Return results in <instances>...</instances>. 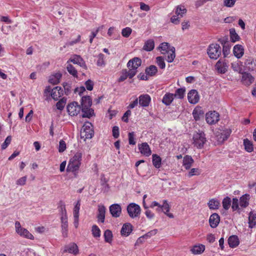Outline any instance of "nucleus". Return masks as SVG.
I'll return each instance as SVG.
<instances>
[{
  "label": "nucleus",
  "mask_w": 256,
  "mask_h": 256,
  "mask_svg": "<svg viewBox=\"0 0 256 256\" xmlns=\"http://www.w3.org/2000/svg\"><path fill=\"white\" fill-rule=\"evenodd\" d=\"M82 157V153L76 152L69 160L66 168L67 172H74L78 170L81 164Z\"/></svg>",
  "instance_id": "f257e3e1"
},
{
  "label": "nucleus",
  "mask_w": 256,
  "mask_h": 256,
  "mask_svg": "<svg viewBox=\"0 0 256 256\" xmlns=\"http://www.w3.org/2000/svg\"><path fill=\"white\" fill-rule=\"evenodd\" d=\"M206 142L204 133L200 132L194 134L193 136V144L198 148H202Z\"/></svg>",
  "instance_id": "f03ea898"
},
{
  "label": "nucleus",
  "mask_w": 256,
  "mask_h": 256,
  "mask_svg": "<svg viewBox=\"0 0 256 256\" xmlns=\"http://www.w3.org/2000/svg\"><path fill=\"white\" fill-rule=\"evenodd\" d=\"M94 132L92 128V125L90 122H86L81 130V138L86 139H90L92 138Z\"/></svg>",
  "instance_id": "7ed1b4c3"
},
{
  "label": "nucleus",
  "mask_w": 256,
  "mask_h": 256,
  "mask_svg": "<svg viewBox=\"0 0 256 256\" xmlns=\"http://www.w3.org/2000/svg\"><path fill=\"white\" fill-rule=\"evenodd\" d=\"M221 52V48L218 44H211L208 48V54L211 59L216 60L220 56Z\"/></svg>",
  "instance_id": "20e7f679"
},
{
  "label": "nucleus",
  "mask_w": 256,
  "mask_h": 256,
  "mask_svg": "<svg viewBox=\"0 0 256 256\" xmlns=\"http://www.w3.org/2000/svg\"><path fill=\"white\" fill-rule=\"evenodd\" d=\"M127 212L131 218H134L140 215L141 208L139 205L135 203H130L127 206Z\"/></svg>",
  "instance_id": "39448f33"
},
{
  "label": "nucleus",
  "mask_w": 256,
  "mask_h": 256,
  "mask_svg": "<svg viewBox=\"0 0 256 256\" xmlns=\"http://www.w3.org/2000/svg\"><path fill=\"white\" fill-rule=\"evenodd\" d=\"M170 206L169 205L167 200H164L162 204H160V207H158L156 210L158 212H163L170 218H174V216L170 212Z\"/></svg>",
  "instance_id": "423d86ee"
},
{
  "label": "nucleus",
  "mask_w": 256,
  "mask_h": 256,
  "mask_svg": "<svg viewBox=\"0 0 256 256\" xmlns=\"http://www.w3.org/2000/svg\"><path fill=\"white\" fill-rule=\"evenodd\" d=\"M67 112L71 116H76L81 110V106L76 102L69 104L66 107Z\"/></svg>",
  "instance_id": "0eeeda50"
},
{
  "label": "nucleus",
  "mask_w": 256,
  "mask_h": 256,
  "mask_svg": "<svg viewBox=\"0 0 256 256\" xmlns=\"http://www.w3.org/2000/svg\"><path fill=\"white\" fill-rule=\"evenodd\" d=\"M206 120L209 124H216L220 120V115L216 111L208 112L206 115Z\"/></svg>",
  "instance_id": "6e6552de"
},
{
  "label": "nucleus",
  "mask_w": 256,
  "mask_h": 256,
  "mask_svg": "<svg viewBox=\"0 0 256 256\" xmlns=\"http://www.w3.org/2000/svg\"><path fill=\"white\" fill-rule=\"evenodd\" d=\"M215 68L218 73L223 74L228 71V66L224 60H220L216 62Z\"/></svg>",
  "instance_id": "1a4fd4ad"
},
{
  "label": "nucleus",
  "mask_w": 256,
  "mask_h": 256,
  "mask_svg": "<svg viewBox=\"0 0 256 256\" xmlns=\"http://www.w3.org/2000/svg\"><path fill=\"white\" fill-rule=\"evenodd\" d=\"M17 233L20 236L30 239L34 240V236L26 229L21 227L20 223L17 222Z\"/></svg>",
  "instance_id": "9d476101"
},
{
  "label": "nucleus",
  "mask_w": 256,
  "mask_h": 256,
  "mask_svg": "<svg viewBox=\"0 0 256 256\" xmlns=\"http://www.w3.org/2000/svg\"><path fill=\"white\" fill-rule=\"evenodd\" d=\"M69 62H72L74 64L79 65L80 67L84 68V69L87 68V66L85 62L82 58L79 55H74L68 60Z\"/></svg>",
  "instance_id": "9b49d317"
},
{
  "label": "nucleus",
  "mask_w": 256,
  "mask_h": 256,
  "mask_svg": "<svg viewBox=\"0 0 256 256\" xmlns=\"http://www.w3.org/2000/svg\"><path fill=\"white\" fill-rule=\"evenodd\" d=\"M110 212L114 218H118L122 213L121 206L117 204H112L110 206Z\"/></svg>",
  "instance_id": "f8f14e48"
},
{
  "label": "nucleus",
  "mask_w": 256,
  "mask_h": 256,
  "mask_svg": "<svg viewBox=\"0 0 256 256\" xmlns=\"http://www.w3.org/2000/svg\"><path fill=\"white\" fill-rule=\"evenodd\" d=\"M188 98L190 104L198 103L200 99L198 92L196 90H190L188 94Z\"/></svg>",
  "instance_id": "ddd939ff"
},
{
  "label": "nucleus",
  "mask_w": 256,
  "mask_h": 256,
  "mask_svg": "<svg viewBox=\"0 0 256 256\" xmlns=\"http://www.w3.org/2000/svg\"><path fill=\"white\" fill-rule=\"evenodd\" d=\"M138 149L142 154L146 156H150L152 154V151L146 142H143L142 144H138Z\"/></svg>",
  "instance_id": "4468645a"
},
{
  "label": "nucleus",
  "mask_w": 256,
  "mask_h": 256,
  "mask_svg": "<svg viewBox=\"0 0 256 256\" xmlns=\"http://www.w3.org/2000/svg\"><path fill=\"white\" fill-rule=\"evenodd\" d=\"M50 95L52 98L58 100L63 95V90L60 86H56L52 90Z\"/></svg>",
  "instance_id": "2eb2a0df"
},
{
  "label": "nucleus",
  "mask_w": 256,
  "mask_h": 256,
  "mask_svg": "<svg viewBox=\"0 0 256 256\" xmlns=\"http://www.w3.org/2000/svg\"><path fill=\"white\" fill-rule=\"evenodd\" d=\"M220 221V217L216 213L212 214L209 218L210 225L212 228H216Z\"/></svg>",
  "instance_id": "dca6fc26"
},
{
  "label": "nucleus",
  "mask_w": 256,
  "mask_h": 256,
  "mask_svg": "<svg viewBox=\"0 0 256 256\" xmlns=\"http://www.w3.org/2000/svg\"><path fill=\"white\" fill-rule=\"evenodd\" d=\"M151 100V98L148 94H142L139 96L138 102L140 106L143 107L148 106Z\"/></svg>",
  "instance_id": "f3484780"
},
{
  "label": "nucleus",
  "mask_w": 256,
  "mask_h": 256,
  "mask_svg": "<svg viewBox=\"0 0 256 256\" xmlns=\"http://www.w3.org/2000/svg\"><path fill=\"white\" fill-rule=\"evenodd\" d=\"M132 226L130 223L124 224L121 229V234L123 236H128L132 230Z\"/></svg>",
  "instance_id": "a211bd4d"
},
{
  "label": "nucleus",
  "mask_w": 256,
  "mask_h": 256,
  "mask_svg": "<svg viewBox=\"0 0 256 256\" xmlns=\"http://www.w3.org/2000/svg\"><path fill=\"white\" fill-rule=\"evenodd\" d=\"M106 210V208L104 205L98 206L97 218L98 220L102 223H104V222Z\"/></svg>",
  "instance_id": "6ab92c4d"
},
{
  "label": "nucleus",
  "mask_w": 256,
  "mask_h": 256,
  "mask_svg": "<svg viewBox=\"0 0 256 256\" xmlns=\"http://www.w3.org/2000/svg\"><path fill=\"white\" fill-rule=\"evenodd\" d=\"M254 80V78L249 73L244 72L242 75V82L246 86H250Z\"/></svg>",
  "instance_id": "aec40b11"
},
{
  "label": "nucleus",
  "mask_w": 256,
  "mask_h": 256,
  "mask_svg": "<svg viewBox=\"0 0 256 256\" xmlns=\"http://www.w3.org/2000/svg\"><path fill=\"white\" fill-rule=\"evenodd\" d=\"M233 53L238 58H241L244 54V47L240 44L236 45L233 48Z\"/></svg>",
  "instance_id": "412c9836"
},
{
  "label": "nucleus",
  "mask_w": 256,
  "mask_h": 256,
  "mask_svg": "<svg viewBox=\"0 0 256 256\" xmlns=\"http://www.w3.org/2000/svg\"><path fill=\"white\" fill-rule=\"evenodd\" d=\"M142 60L138 58H134L130 60L127 64L128 67H131L136 70L141 65Z\"/></svg>",
  "instance_id": "4be33fe9"
},
{
  "label": "nucleus",
  "mask_w": 256,
  "mask_h": 256,
  "mask_svg": "<svg viewBox=\"0 0 256 256\" xmlns=\"http://www.w3.org/2000/svg\"><path fill=\"white\" fill-rule=\"evenodd\" d=\"M194 162L191 156L186 155L184 157L182 165L186 169L188 170L191 168Z\"/></svg>",
  "instance_id": "5701e85b"
},
{
  "label": "nucleus",
  "mask_w": 256,
  "mask_h": 256,
  "mask_svg": "<svg viewBox=\"0 0 256 256\" xmlns=\"http://www.w3.org/2000/svg\"><path fill=\"white\" fill-rule=\"evenodd\" d=\"M64 252H68L69 253L76 255L78 253V249L77 245L72 243L66 246L65 248Z\"/></svg>",
  "instance_id": "b1692460"
},
{
  "label": "nucleus",
  "mask_w": 256,
  "mask_h": 256,
  "mask_svg": "<svg viewBox=\"0 0 256 256\" xmlns=\"http://www.w3.org/2000/svg\"><path fill=\"white\" fill-rule=\"evenodd\" d=\"M92 100L89 96H82V98L81 108H84V110L90 108L92 106Z\"/></svg>",
  "instance_id": "393cba45"
},
{
  "label": "nucleus",
  "mask_w": 256,
  "mask_h": 256,
  "mask_svg": "<svg viewBox=\"0 0 256 256\" xmlns=\"http://www.w3.org/2000/svg\"><path fill=\"white\" fill-rule=\"evenodd\" d=\"M228 244L230 248H234L236 247L240 244L238 236L235 235L230 236L228 238Z\"/></svg>",
  "instance_id": "a878e982"
},
{
  "label": "nucleus",
  "mask_w": 256,
  "mask_h": 256,
  "mask_svg": "<svg viewBox=\"0 0 256 256\" xmlns=\"http://www.w3.org/2000/svg\"><path fill=\"white\" fill-rule=\"evenodd\" d=\"M174 98V94H173L167 92L164 96L162 102L166 106H169L172 104Z\"/></svg>",
  "instance_id": "bb28decb"
},
{
  "label": "nucleus",
  "mask_w": 256,
  "mask_h": 256,
  "mask_svg": "<svg viewBox=\"0 0 256 256\" xmlns=\"http://www.w3.org/2000/svg\"><path fill=\"white\" fill-rule=\"evenodd\" d=\"M250 195L245 194L242 196L240 199V206L241 208H245L248 206Z\"/></svg>",
  "instance_id": "cd10ccee"
},
{
  "label": "nucleus",
  "mask_w": 256,
  "mask_h": 256,
  "mask_svg": "<svg viewBox=\"0 0 256 256\" xmlns=\"http://www.w3.org/2000/svg\"><path fill=\"white\" fill-rule=\"evenodd\" d=\"M208 205L210 210H218L220 206V202L216 198H212L208 201Z\"/></svg>",
  "instance_id": "c85d7f7f"
},
{
  "label": "nucleus",
  "mask_w": 256,
  "mask_h": 256,
  "mask_svg": "<svg viewBox=\"0 0 256 256\" xmlns=\"http://www.w3.org/2000/svg\"><path fill=\"white\" fill-rule=\"evenodd\" d=\"M205 250V246L203 244L196 245L194 246L191 252L194 254H202Z\"/></svg>",
  "instance_id": "c756f323"
},
{
  "label": "nucleus",
  "mask_w": 256,
  "mask_h": 256,
  "mask_svg": "<svg viewBox=\"0 0 256 256\" xmlns=\"http://www.w3.org/2000/svg\"><path fill=\"white\" fill-rule=\"evenodd\" d=\"M204 112L199 108H195L192 112L193 116L196 120H198L200 118L203 117Z\"/></svg>",
  "instance_id": "7c9ffc66"
},
{
  "label": "nucleus",
  "mask_w": 256,
  "mask_h": 256,
  "mask_svg": "<svg viewBox=\"0 0 256 256\" xmlns=\"http://www.w3.org/2000/svg\"><path fill=\"white\" fill-rule=\"evenodd\" d=\"M249 227L252 228L256 225V214L250 212L248 216Z\"/></svg>",
  "instance_id": "2f4dec72"
},
{
  "label": "nucleus",
  "mask_w": 256,
  "mask_h": 256,
  "mask_svg": "<svg viewBox=\"0 0 256 256\" xmlns=\"http://www.w3.org/2000/svg\"><path fill=\"white\" fill-rule=\"evenodd\" d=\"M60 211H61L60 220H61L62 224H68L66 211L64 206H62L60 207Z\"/></svg>",
  "instance_id": "473e14b6"
},
{
  "label": "nucleus",
  "mask_w": 256,
  "mask_h": 256,
  "mask_svg": "<svg viewBox=\"0 0 256 256\" xmlns=\"http://www.w3.org/2000/svg\"><path fill=\"white\" fill-rule=\"evenodd\" d=\"M154 47V42L153 40H148L144 46L143 49L146 51L149 52L152 50Z\"/></svg>",
  "instance_id": "72a5a7b5"
},
{
  "label": "nucleus",
  "mask_w": 256,
  "mask_h": 256,
  "mask_svg": "<svg viewBox=\"0 0 256 256\" xmlns=\"http://www.w3.org/2000/svg\"><path fill=\"white\" fill-rule=\"evenodd\" d=\"M186 93V88H182L177 89L174 94V97L178 99L184 98Z\"/></svg>",
  "instance_id": "f704fd0d"
},
{
  "label": "nucleus",
  "mask_w": 256,
  "mask_h": 256,
  "mask_svg": "<svg viewBox=\"0 0 256 256\" xmlns=\"http://www.w3.org/2000/svg\"><path fill=\"white\" fill-rule=\"evenodd\" d=\"M166 54H168L167 58H166V61L168 62H172L176 57L175 48L174 46H172L170 49V51L168 52V53H166Z\"/></svg>",
  "instance_id": "c9c22d12"
},
{
  "label": "nucleus",
  "mask_w": 256,
  "mask_h": 256,
  "mask_svg": "<svg viewBox=\"0 0 256 256\" xmlns=\"http://www.w3.org/2000/svg\"><path fill=\"white\" fill-rule=\"evenodd\" d=\"M244 145L245 150L248 152H251L254 150L252 142L246 138L244 140Z\"/></svg>",
  "instance_id": "e433bc0d"
},
{
  "label": "nucleus",
  "mask_w": 256,
  "mask_h": 256,
  "mask_svg": "<svg viewBox=\"0 0 256 256\" xmlns=\"http://www.w3.org/2000/svg\"><path fill=\"white\" fill-rule=\"evenodd\" d=\"M145 72L147 75L154 76L157 73L158 69L156 66L151 65L146 68Z\"/></svg>",
  "instance_id": "4c0bfd02"
},
{
  "label": "nucleus",
  "mask_w": 256,
  "mask_h": 256,
  "mask_svg": "<svg viewBox=\"0 0 256 256\" xmlns=\"http://www.w3.org/2000/svg\"><path fill=\"white\" fill-rule=\"evenodd\" d=\"M162 159L160 156L156 154L152 155V164L154 166L157 168L160 167Z\"/></svg>",
  "instance_id": "58836bf2"
},
{
  "label": "nucleus",
  "mask_w": 256,
  "mask_h": 256,
  "mask_svg": "<svg viewBox=\"0 0 256 256\" xmlns=\"http://www.w3.org/2000/svg\"><path fill=\"white\" fill-rule=\"evenodd\" d=\"M62 76L60 73H56L55 74L50 77L49 82L52 84H58L60 82V80L62 78Z\"/></svg>",
  "instance_id": "ea45409f"
},
{
  "label": "nucleus",
  "mask_w": 256,
  "mask_h": 256,
  "mask_svg": "<svg viewBox=\"0 0 256 256\" xmlns=\"http://www.w3.org/2000/svg\"><path fill=\"white\" fill-rule=\"evenodd\" d=\"M112 234L111 230H106L104 234V240L108 243H111L112 240Z\"/></svg>",
  "instance_id": "a19ab883"
},
{
  "label": "nucleus",
  "mask_w": 256,
  "mask_h": 256,
  "mask_svg": "<svg viewBox=\"0 0 256 256\" xmlns=\"http://www.w3.org/2000/svg\"><path fill=\"white\" fill-rule=\"evenodd\" d=\"M81 110L83 112L82 115L83 118H90L94 114V110L90 108L86 110H84V108H82Z\"/></svg>",
  "instance_id": "79ce46f5"
},
{
  "label": "nucleus",
  "mask_w": 256,
  "mask_h": 256,
  "mask_svg": "<svg viewBox=\"0 0 256 256\" xmlns=\"http://www.w3.org/2000/svg\"><path fill=\"white\" fill-rule=\"evenodd\" d=\"M240 202L237 198H233L232 208L233 211L238 210V213L241 212V208L239 207Z\"/></svg>",
  "instance_id": "37998d69"
},
{
  "label": "nucleus",
  "mask_w": 256,
  "mask_h": 256,
  "mask_svg": "<svg viewBox=\"0 0 256 256\" xmlns=\"http://www.w3.org/2000/svg\"><path fill=\"white\" fill-rule=\"evenodd\" d=\"M80 200H78L76 202L73 210L74 218H79V212L80 209Z\"/></svg>",
  "instance_id": "c03bdc74"
},
{
  "label": "nucleus",
  "mask_w": 256,
  "mask_h": 256,
  "mask_svg": "<svg viewBox=\"0 0 256 256\" xmlns=\"http://www.w3.org/2000/svg\"><path fill=\"white\" fill-rule=\"evenodd\" d=\"M159 48L162 54H166V53H168L170 50L169 48V44L168 42H163L159 46Z\"/></svg>",
  "instance_id": "a18cd8bd"
},
{
  "label": "nucleus",
  "mask_w": 256,
  "mask_h": 256,
  "mask_svg": "<svg viewBox=\"0 0 256 256\" xmlns=\"http://www.w3.org/2000/svg\"><path fill=\"white\" fill-rule=\"evenodd\" d=\"M231 199L229 197H226L224 198L222 202V206L224 209L228 210L231 204Z\"/></svg>",
  "instance_id": "49530a36"
},
{
  "label": "nucleus",
  "mask_w": 256,
  "mask_h": 256,
  "mask_svg": "<svg viewBox=\"0 0 256 256\" xmlns=\"http://www.w3.org/2000/svg\"><path fill=\"white\" fill-rule=\"evenodd\" d=\"M244 64L246 66L250 69V66L252 65V64H254V67H256V60H254L252 57H248V58L245 60Z\"/></svg>",
  "instance_id": "de8ad7c7"
},
{
  "label": "nucleus",
  "mask_w": 256,
  "mask_h": 256,
  "mask_svg": "<svg viewBox=\"0 0 256 256\" xmlns=\"http://www.w3.org/2000/svg\"><path fill=\"white\" fill-rule=\"evenodd\" d=\"M66 69L70 74H72L74 77H77V70L71 64H68L67 66Z\"/></svg>",
  "instance_id": "09e8293b"
},
{
  "label": "nucleus",
  "mask_w": 256,
  "mask_h": 256,
  "mask_svg": "<svg viewBox=\"0 0 256 256\" xmlns=\"http://www.w3.org/2000/svg\"><path fill=\"white\" fill-rule=\"evenodd\" d=\"M92 232L94 237L99 238L100 236V230L97 226L94 225L92 226Z\"/></svg>",
  "instance_id": "8fccbe9b"
},
{
  "label": "nucleus",
  "mask_w": 256,
  "mask_h": 256,
  "mask_svg": "<svg viewBox=\"0 0 256 256\" xmlns=\"http://www.w3.org/2000/svg\"><path fill=\"white\" fill-rule=\"evenodd\" d=\"M230 36L232 42H236L240 39V36L236 33L234 29L233 28L230 30Z\"/></svg>",
  "instance_id": "3c124183"
},
{
  "label": "nucleus",
  "mask_w": 256,
  "mask_h": 256,
  "mask_svg": "<svg viewBox=\"0 0 256 256\" xmlns=\"http://www.w3.org/2000/svg\"><path fill=\"white\" fill-rule=\"evenodd\" d=\"M201 170L198 168H192L188 172V176L190 178L194 176H198L200 174Z\"/></svg>",
  "instance_id": "603ef678"
},
{
  "label": "nucleus",
  "mask_w": 256,
  "mask_h": 256,
  "mask_svg": "<svg viewBox=\"0 0 256 256\" xmlns=\"http://www.w3.org/2000/svg\"><path fill=\"white\" fill-rule=\"evenodd\" d=\"M186 12V10L181 6H178L176 10V14L178 16L180 15L181 17Z\"/></svg>",
  "instance_id": "864d4df0"
},
{
  "label": "nucleus",
  "mask_w": 256,
  "mask_h": 256,
  "mask_svg": "<svg viewBox=\"0 0 256 256\" xmlns=\"http://www.w3.org/2000/svg\"><path fill=\"white\" fill-rule=\"evenodd\" d=\"M230 47L228 42H224V44L222 52L224 57H226L230 54Z\"/></svg>",
  "instance_id": "5fc2aeb1"
},
{
  "label": "nucleus",
  "mask_w": 256,
  "mask_h": 256,
  "mask_svg": "<svg viewBox=\"0 0 256 256\" xmlns=\"http://www.w3.org/2000/svg\"><path fill=\"white\" fill-rule=\"evenodd\" d=\"M156 60L157 64L159 67L162 69H164L166 66V64L164 58L162 56H158Z\"/></svg>",
  "instance_id": "6e6d98bb"
},
{
  "label": "nucleus",
  "mask_w": 256,
  "mask_h": 256,
  "mask_svg": "<svg viewBox=\"0 0 256 256\" xmlns=\"http://www.w3.org/2000/svg\"><path fill=\"white\" fill-rule=\"evenodd\" d=\"M132 32V30L129 27H126L122 30V34L124 37L128 38Z\"/></svg>",
  "instance_id": "4d7b16f0"
},
{
  "label": "nucleus",
  "mask_w": 256,
  "mask_h": 256,
  "mask_svg": "<svg viewBox=\"0 0 256 256\" xmlns=\"http://www.w3.org/2000/svg\"><path fill=\"white\" fill-rule=\"evenodd\" d=\"M104 59V54H100L98 56V60L97 61V65L98 66H102L105 64Z\"/></svg>",
  "instance_id": "13d9d810"
},
{
  "label": "nucleus",
  "mask_w": 256,
  "mask_h": 256,
  "mask_svg": "<svg viewBox=\"0 0 256 256\" xmlns=\"http://www.w3.org/2000/svg\"><path fill=\"white\" fill-rule=\"evenodd\" d=\"M61 228H62V236L64 238H66L68 236V224H62Z\"/></svg>",
  "instance_id": "bf43d9fd"
},
{
  "label": "nucleus",
  "mask_w": 256,
  "mask_h": 256,
  "mask_svg": "<svg viewBox=\"0 0 256 256\" xmlns=\"http://www.w3.org/2000/svg\"><path fill=\"white\" fill-rule=\"evenodd\" d=\"M66 148V142L62 140L59 142V146H58V152H64Z\"/></svg>",
  "instance_id": "052dcab7"
},
{
  "label": "nucleus",
  "mask_w": 256,
  "mask_h": 256,
  "mask_svg": "<svg viewBox=\"0 0 256 256\" xmlns=\"http://www.w3.org/2000/svg\"><path fill=\"white\" fill-rule=\"evenodd\" d=\"M236 3V0H224V6L228 8L232 7Z\"/></svg>",
  "instance_id": "680f3d73"
},
{
  "label": "nucleus",
  "mask_w": 256,
  "mask_h": 256,
  "mask_svg": "<svg viewBox=\"0 0 256 256\" xmlns=\"http://www.w3.org/2000/svg\"><path fill=\"white\" fill-rule=\"evenodd\" d=\"M80 40H81V36L80 35H78V36L77 38L75 40H73L67 42L66 44V46H64V47H66V46H73L74 44L80 42Z\"/></svg>",
  "instance_id": "e2e57ef3"
},
{
  "label": "nucleus",
  "mask_w": 256,
  "mask_h": 256,
  "mask_svg": "<svg viewBox=\"0 0 256 256\" xmlns=\"http://www.w3.org/2000/svg\"><path fill=\"white\" fill-rule=\"evenodd\" d=\"M128 143L130 145H134L136 143L134 132H129L128 134Z\"/></svg>",
  "instance_id": "0e129e2a"
},
{
  "label": "nucleus",
  "mask_w": 256,
  "mask_h": 256,
  "mask_svg": "<svg viewBox=\"0 0 256 256\" xmlns=\"http://www.w3.org/2000/svg\"><path fill=\"white\" fill-rule=\"evenodd\" d=\"M12 140V138L10 136H8L5 141L4 142V143L2 144V150L6 149L8 145L10 143V142Z\"/></svg>",
  "instance_id": "69168bd1"
},
{
  "label": "nucleus",
  "mask_w": 256,
  "mask_h": 256,
  "mask_svg": "<svg viewBox=\"0 0 256 256\" xmlns=\"http://www.w3.org/2000/svg\"><path fill=\"white\" fill-rule=\"evenodd\" d=\"M127 78H128V76L127 74V70H122V75L119 78L118 81L119 82H122L124 80L126 79Z\"/></svg>",
  "instance_id": "338daca9"
},
{
  "label": "nucleus",
  "mask_w": 256,
  "mask_h": 256,
  "mask_svg": "<svg viewBox=\"0 0 256 256\" xmlns=\"http://www.w3.org/2000/svg\"><path fill=\"white\" fill-rule=\"evenodd\" d=\"M85 86L88 90H92L93 89L94 82L91 80H88L86 82Z\"/></svg>",
  "instance_id": "774afa93"
}]
</instances>
